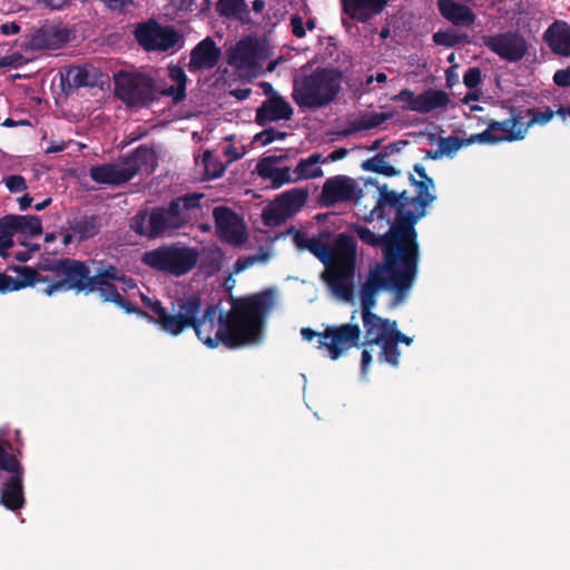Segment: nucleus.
<instances>
[{"label":"nucleus","instance_id":"f257e3e1","mask_svg":"<svg viewBox=\"0 0 570 570\" xmlns=\"http://www.w3.org/2000/svg\"><path fill=\"white\" fill-rule=\"evenodd\" d=\"M274 304L273 291L264 289L247 296L232 298L230 309L222 312L216 304L203 306L200 296L193 294L178 298V318L171 336L193 328L207 347L219 343L234 350L262 341L265 321Z\"/></svg>","mask_w":570,"mask_h":570},{"label":"nucleus","instance_id":"f03ea898","mask_svg":"<svg viewBox=\"0 0 570 570\" xmlns=\"http://www.w3.org/2000/svg\"><path fill=\"white\" fill-rule=\"evenodd\" d=\"M385 212L386 209L383 213L373 209L372 214L379 213L377 217H382ZM387 212L394 214V222L384 235H376L361 224H353L351 228L362 243L382 249L383 262L376 264L375 267L419 265L420 249L416 224L400 209H387Z\"/></svg>","mask_w":570,"mask_h":570},{"label":"nucleus","instance_id":"7ed1b4c3","mask_svg":"<svg viewBox=\"0 0 570 570\" xmlns=\"http://www.w3.org/2000/svg\"><path fill=\"white\" fill-rule=\"evenodd\" d=\"M203 197V194L191 193L171 199L167 206L141 209L131 217L129 227L138 236L148 239L169 235L190 224V212L200 208Z\"/></svg>","mask_w":570,"mask_h":570},{"label":"nucleus","instance_id":"20e7f679","mask_svg":"<svg viewBox=\"0 0 570 570\" xmlns=\"http://www.w3.org/2000/svg\"><path fill=\"white\" fill-rule=\"evenodd\" d=\"M417 174L416 179L409 174V181L415 188V196H410L407 190H393L387 184L377 187L379 199L374 210L400 209L407 217L412 218L415 224L426 215V208L436 199L432 193L434 189V180L426 174L425 167L421 164L413 166Z\"/></svg>","mask_w":570,"mask_h":570},{"label":"nucleus","instance_id":"39448f33","mask_svg":"<svg viewBox=\"0 0 570 570\" xmlns=\"http://www.w3.org/2000/svg\"><path fill=\"white\" fill-rule=\"evenodd\" d=\"M342 80L341 69L317 67L311 73L294 79L292 98L302 110L324 108L337 98Z\"/></svg>","mask_w":570,"mask_h":570},{"label":"nucleus","instance_id":"423d86ee","mask_svg":"<svg viewBox=\"0 0 570 570\" xmlns=\"http://www.w3.org/2000/svg\"><path fill=\"white\" fill-rule=\"evenodd\" d=\"M356 256V240L346 233L338 234L330 246V261L325 265L323 279L333 294L344 302H352L354 297Z\"/></svg>","mask_w":570,"mask_h":570},{"label":"nucleus","instance_id":"0eeeda50","mask_svg":"<svg viewBox=\"0 0 570 570\" xmlns=\"http://www.w3.org/2000/svg\"><path fill=\"white\" fill-rule=\"evenodd\" d=\"M417 268L419 265L372 268L360 292L361 316L374 313L380 289L393 292L396 303L402 302L416 278Z\"/></svg>","mask_w":570,"mask_h":570},{"label":"nucleus","instance_id":"6e6552de","mask_svg":"<svg viewBox=\"0 0 570 570\" xmlns=\"http://www.w3.org/2000/svg\"><path fill=\"white\" fill-rule=\"evenodd\" d=\"M40 271L51 272L53 279L41 292L51 296L59 292H75L76 294L92 293V275L87 262L73 258L46 259L39 264Z\"/></svg>","mask_w":570,"mask_h":570},{"label":"nucleus","instance_id":"1a4fd4ad","mask_svg":"<svg viewBox=\"0 0 570 570\" xmlns=\"http://www.w3.org/2000/svg\"><path fill=\"white\" fill-rule=\"evenodd\" d=\"M198 258L197 248L174 243L146 250L141 263L156 272L179 277L189 273L197 265Z\"/></svg>","mask_w":570,"mask_h":570},{"label":"nucleus","instance_id":"9d476101","mask_svg":"<svg viewBox=\"0 0 570 570\" xmlns=\"http://www.w3.org/2000/svg\"><path fill=\"white\" fill-rule=\"evenodd\" d=\"M115 96L127 106H146L157 99L155 81L141 72L119 71L114 77Z\"/></svg>","mask_w":570,"mask_h":570},{"label":"nucleus","instance_id":"9b49d317","mask_svg":"<svg viewBox=\"0 0 570 570\" xmlns=\"http://www.w3.org/2000/svg\"><path fill=\"white\" fill-rule=\"evenodd\" d=\"M9 442L0 443V470L10 474L3 482L0 503L8 510L17 511L24 504L23 474L24 469L16 454L9 453Z\"/></svg>","mask_w":570,"mask_h":570},{"label":"nucleus","instance_id":"f8f14e48","mask_svg":"<svg viewBox=\"0 0 570 570\" xmlns=\"http://www.w3.org/2000/svg\"><path fill=\"white\" fill-rule=\"evenodd\" d=\"M488 128L479 134L471 135L468 144H498L502 141H515L524 138L527 127L522 122V116L515 108H510V117L502 121L494 119L483 120Z\"/></svg>","mask_w":570,"mask_h":570},{"label":"nucleus","instance_id":"ddd939ff","mask_svg":"<svg viewBox=\"0 0 570 570\" xmlns=\"http://www.w3.org/2000/svg\"><path fill=\"white\" fill-rule=\"evenodd\" d=\"M362 333L357 324H342L327 326L318 334L317 347L326 348L332 360L340 358L352 347H360Z\"/></svg>","mask_w":570,"mask_h":570},{"label":"nucleus","instance_id":"4468645a","mask_svg":"<svg viewBox=\"0 0 570 570\" xmlns=\"http://www.w3.org/2000/svg\"><path fill=\"white\" fill-rule=\"evenodd\" d=\"M362 194L363 191L354 178L345 175L332 176L323 184L318 205L330 208L337 204L357 203Z\"/></svg>","mask_w":570,"mask_h":570},{"label":"nucleus","instance_id":"2eb2a0df","mask_svg":"<svg viewBox=\"0 0 570 570\" xmlns=\"http://www.w3.org/2000/svg\"><path fill=\"white\" fill-rule=\"evenodd\" d=\"M135 39L147 51H167L181 40V36L173 27H164L150 20L137 26Z\"/></svg>","mask_w":570,"mask_h":570},{"label":"nucleus","instance_id":"dca6fc26","mask_svg":"<svg viewBox=\"0 0 570 570\" xmlns=\"http://www.w3.org/2000/svg\"><path fill=\"white\" fill-rule=\"evenodd\" d=\"M483 45L508 62L522 60L529 50V43L518 31H505L482 37Z\"/></svg>","mask_w":570,"mask_h":570},{"label":"nucleus","instance_id":"f3484780","mask_svg":"<svg viewBox=\"0 0 570 570\" xmlns=\"http://www.w3.org/2000/svg\"><path fill=\"white\" fill-rule=\"evenodd\" d=\"M216 233L222 242L242 246L247 242V233L238 215L228 207L218 206L213 210Z\"/></svg>","mask_w":570,"mask_h":570},{"label":"nucleus","instance_id":"a211bd4d","mask_svg":"<svg viewBox=\"0 0 570 570\" xmlns=\"http://www.w3.org/2000/svg\"><path fill=\"white\" fill-rule=\"evenodd\" d=\"M220 56V49L210 37H207L191 49L188 70L191 73L210 70L218 63Z\"/></svg>","mask_w":570,"mask_h":570},{"label":"nucleus","instance_id":"6ab92c4d","mask_svg":"<svg viewBox=\"0 0 570 570\" xmlns=\"http://www.w3.org/2000/svg\"><path fill=\"white\" fill-rule=\"evenodd\" d=\"M294 109L283 96H274L266 99L256 110L255 122L262 127L269 122L289 120Z\"/></svg>","mask_w":570,"mask_h":570},{"label":"nucleus","instance_id":"aec40b11","mask_svg":"<svg viewBox=\"0 0 570 570\" xmlns=\"http://www.w3.org/2000/svg\"><path fill=\"white\" fill-rule=\"evenodd\" d=\"M90 177L98 184L119 186L135 177V170H127L121 159L118 164H104L90 168Z\"/></svg>","mask_w":570,"mask_h":570},{"label":"nucleus","instance_id":"412c9836","mask_svg":"<svg viewBox=\"0 0 570 570\" xmlns=\"http://www.w3.org/2000/svg\"><path fill=\"white\" fill-rule=\"evenodd\" d=\"M389 0H341L343 12L351 19L366 23L383 11Z\"/></svg>","mask_w":570,"mask_h":570},{"label":"nucleus","instance_id":"4be33fe9","mask_svg":"<svg viewBox=\"0 0 570 570\" xmlns=\"http://www.w3.org/2000/svg\"><path fill=\"white\" fill-rule=\"evenodd\" d=\"M362 323L365 332L363 346L382 343L389 336L390 330L395 325V321L382 318L375 313L362 315Z\"/></svg>","mask_w":570,"mask_h":570},{"label":"nucleus","instance_id":"5701e85b","mask_svg":"<svg viewBox=\"0 0 570 570\" xmlns=\"http://www.w3.org/2000/svg\"><path fill=\"white\" fill-rule=\"evenodd\" d=\"M92 293L98 292L99 296L104 302H111L119 308L124 309L127 314H136L138 316H148V312L134 305L126 298H124L115 284L111 282L96 281L92 279Z\"/></svg>","mask_w":570,"mask_h":570},{"label":"nucleus","instance_id":"b1692460","mask_svg":"<svg viewBox=\"0 0 570 570\" xmlns=\"http://www.w3.org/2000/svg\"><path fill=\"white\" fill-rule=\"evenodd\" d=\"M440 14L453 23L454 26L470 27L475 21V13L473 10L454 0H436Z\"/></svg>","mask_w":570,"mask_h":570},{"label":"nucleus","instance_id":"393cba45","mask_svg":"<svg viewBox=\"0 0 570 570\" xmlns=\"http://www.w3.org/2000/svg\"><path fill=\"white\" fill-rule=\"evenodd\" d=\"M140 298L144 305L154 314L153 316L148 313V316L141 317L150 323L157 324L163 332L170 335L175 326L174 322L178 318V307L174 309V313H169L159 299H151L145 294H141Z\"/></svg>","mask_w":570,"mask_h":570},{"label":"nucleus","instance_id":"a878e982","mask_svg":"<svg viewBox=\"0 0 570 570\" xmlns=\"http://www.w3.org/2000/svg\"><path fill=\"white\" fill-rule=\"evenodd\" d=\"M543 40L552 52L570 56V27L567 22L554 21L543 33Z\"/></svg>","mask_w":570,"mask_h":570},{"label":"nucleus","instance_id":"bb28decb","mask_svg":"<svg viewBox=\"0 0 570 570\" xmlns=\"http://www.w3.org/2000/svg\"><path fill=\"white\" fill-rule=\"evenodd\" d=\"M127 170H135V176L139 171L146 174L154 173L157 166V154L154 148L146 145L138 146L134 151L122 158Z\"/></svg>","mask_w":570,"mask_h":570},{"label":"nucleus","instance_id":"cd10ccee","mask_svg":"<svg viewBox=\"0 0 570 570\" xmlns=\"http://www.w3.org/2000/svg\"><path fill=\"white\" fill-rule=\"evenodd\" d=\"M277 159L262 158L256 165V173L264 179H269L274 188H279L285 184L295 183L292 177L291 168H277Z\"/></svg>","mask_w":570,"mask_h":570},{"label":"nucleus","instance_id":"c85d7f7f","mask_svg":"<svg viewBox=\"0 0 570 570\" xmlns=\"http://www.w3.org/2000/svg\"><path fill=\"white\" fill-rule=\"evenodd\" d=\"M10 269L17 273L19 277L13 278L10 276L8 292L19 291L36 284H46L47 286L49 285V277L40 275L37 269L30 266L17 265L11 266Z\"/></svg>","mask_w":570,"mask_h":570},{"label":"nucleus","instance_id":"c756f323","mask_svg":"<svg viewBox=\"0 0 570 570\" xmlns=\"http://www.w3.org/2000/svg\"><path fill=\"white\" fill-rule=\"evenodd\" d=\"M399 150L396 144H390L384 148L382 153L376 154L372 158H368L363 161L362 168L366 171H372L376 174L384 175L386 177H392L400 174V170L394 168L391 164H389L385 158L393 151Z\"/></svg>","mask_w":570,"mask_h":570},{"label":"nucleus","instance_id":"7c9ffc66","mask_svg":"<svg viewBox=\"0 0 570 570\" xmlns=\"http://www.w3.org/2000/svg\"><path fill=\"white\" fill-rule=\"evenodd\" d=\"M69 41V31L65 28H41L33 37L32 42L41 48H60Z\"/></svg>","mask_w":570,"mask_h":570},{"label":"nucleus","instance_id":"2f4dec72","mask_svg":"<svg viewBox=\"0 0 570 570\" xmlns=\"http://www.w3.org/2000/svg\"><path fill=\"white\" fill-rule=\"evenodd\" d=\"M168 77L176 82V86H169L160 91L161 96L171 97L175 104L181 102L186 99L187 75L185 70L178 65L168 66Z\"/></svg>","mask_w":570,"mask_h":570},{"label":"nucleus","instance_id":"473e14b6","mask_svg":"<svg viewBox=\"0 0 570 570\" xmlns=\"http://www.w3.org/2000/svg\"><path fill=\"white\" fill-rule=\"evenodd\" d=\"M450 104L449 95L440 89H426L419 95L416 112L428 114L435 109L444 108Z\"/></svg>","mask_w":570,"mask_h":570},{"label":"nucleus","instance_id":"72a5a7b5","mask_svg":"<svg viewBox=\"0 0 570 570\" xmlns=\"http://www.w3.org/2000/svg\"><path fill=\"white\" fill-rule=\"evenodd\" d=\"M216 11L222 18L238 20L243 23L249 21V9L246 0H218Z\"/></svg>","mask_w":570,"mask_h":570},{"label":"nucleus","instance_id":"f704fd0d","mask_svg":"<svg viewBox=\"0 0 570 570\" xmlns=\"http://www.w3.org/2000/svg\"><path fill=\"white\" fill-rule=\"evenodd\" d=\"M326 159L321 154L314 153L305 159H301L299 163L293 170L295 175L294 180L318 178L324 175L323 169L318 166L321 163H325Z\"/></svg>","mask_w":570,"mask_h":570},{"label":"nucleus","instance_id":"c9c22d12","mask_svg":"<svg viewBox=\"0 0 570 570\" xmlns=\"http://www.w3.org/2000/svg\"><path fill=\"white\" fill-rule=\"evenodd\" d=\"M308 191L303 188H292L281 194L276 202L285 210L286 215L292 217L295 215L306 203Z\"/></svg>","mask_w":570,"mask_h":570},{"label":"nucleus","instance_id":"e433bc0d","mask_svg":"<svg viewBox=\"0 0 570 570\" xmlns=\"http://www.w3.org/2000/svg\"><path fill=\"white\" fill-rule=\"evenodd\" d=\"M13 225L16 234L26 236H39L42 234V223L38 216L33 215H13Z\"/></svg>","mask_w":570,"mask_h":570},{"label":"nucleus","instance_id":"4c0bfd02","mask_svg":"<svg viewBox=\"0 0 570 570\" xmlns=\"http://www.w3.org/2000/svg\"><path fill=\"white\" fill-rule=\"evenodd\" d=\"M71 229L81 240L89 239L99 233V217L96 215L82 216L73 223Z\"/></svg>","mask_w":570,"mask_h":570},{"label":"nucleus","instance_id":"58836bf2","mask_svg":"<svg viewBox=\"0 0 570 570\" xmlns=\"http://www.w3.org/2000/svg\"><path fill=\"white\" fill-rule=\"evenodd\" d=\"M63 89L69 92L81 87H87L86 81V65L83 66H71L66 75L61 77Z\"/></svg>","mask_w":570,"mask_h":570},{"label":"nucleus","instance_id":"ea45409f","mask_svg":"<svg viewBox=\"0 0 570 570\" xmlns=\"http://www.w3.org/2000/svg\"><path fill=\"white\" fill-rule=\"evenodd\" d=\"M287 218H289V216L286 215L285 210L281 207L276 199L272 203L271 206L266 207L262 214L263 223L268 227L279 226Z\"/></svg>","mask_w":570,"mask_h":570},{"label":"nucleus","instance_id":"a19ab883","mask_svg":"<svg viewBox=\"0 0 570 570\" xmlns=\"http://www.w3.org/2000/svg\"><path fill=\"white\" fill-rule=\"evenodd\" d=\"M12 218L13 214L0 218V250H6L13 246L16 228Z\"/></svg>","mask_w":570,"mask_h":570},{"label":"nucleus","instance_id":"79ce46f5","mask_svg":"<svg viewBox=\"0 0 570 570\" xmlns=\"http://www.w3.org/2000/svg\"><path fill=\"white\" fill-rule=\"evenodd\" d=\"M381 347L380 357L387 362L390 365L397 367L400 364L401 351L397 344L389 336L377 344Z\"/></svg>","mask_w":570,"mask_h":570},{"label":"nucleus","instance_id":"37998d69","mask_svg":"<svg viewBox=\"0 0 570 570\" xmlns=\"http://www.w3.org/2000/svg\"><path fill=\"white\" fill-rule=\"evenodd\" d=\"M86 81L87 87L94 88H102L109 81L108 73L101 71L99 68L95 67L91 63L86 65Z\"/></svg>","mask_w":570,"mask_h":570},{"label":"nucleus","instance_id":"c03bdc74","mask_svg":"<svg viewBox=\"0 0 570 570\" xmlns=\"http://www.w3.org/2000/svg\"><path fill=\"white\" fill-rule=\"evenodd\" d=\"M468 138H460L458 136H449L440 138L439 147L443 155L453 156L461 147L469 146Z\"/></svg>","mask_w":570,"mask_h":570},{"label":"nucleus","instance_id":"a18cd8bd","mask_svg":"<svg viewBox=\"0 0 570 570\" xmlns=\"http://www.w3.org/2000/svg\"><path fill=\"white\" fill-rule=\"evenodd\" d=\"M330 246L323 243L322 239L311 237L308 244L305 245V249L309 250L316 258H318L324 265L330 261Z\"/></svg>","mask_w":570,"mask_h":570},{"label":"nucleus","instance_id":"49530a36","mask_svg":"<svg viewBox=\"0 0 570 570\" xmlns=\"http://www.w3.org/2000/svg\"><path fill=\"white\" fill-rule=\"evenodd\" d=\"M465 37L466 36H460L452 30H445L435 32L433 35V41L435 45L451 48L461 43L462 39Z\"/></svg>","mask_w":570,"mask_h":570},{"label":"nucleus","instance_id":"de8ad7c7","mask_svg":"<svg viewBox=\"0 0 570 570\" xmlns=\"http://www.w3.org/2000/svg\"><path fill=\"white\" fill-rule=\"evenodd\" d=\"M527 114L531 117L530 121L524 125L527 129L533 124L546 125L554 117V111L549 107L544 110H540L538 108H529Z\"/></svg>","mask_w":570,"mask_h":570},{"label":"nucleus","instance_id":"09e8293b","mask_svg":"<svg viewBox=\"0 0 570 570\" xmlns=\"http://www.w3.org/2000/svg\"><path fill=\"white\" fill-rule=\"evenodd\" d=\"M92 279L105 282L124 279L122 271L111 264L102 265V267L95 275H92Z\"/></svg>","mask_w":570,"mask_h":570},{"label":"nucleus","instance_id":"8fccbe9b","mask_svg":"<svg viewBox=\"0 0 570 570\" xmlns=\"http://www.w3.org/2000/svg\"><path fill=\"white\" fill-rule=\"evenodd\" d=\"M286 136H287V132L279 131V130H276L271 127V128L264 129L263 131L256 134L254 137V141L261 142L262 146H267L276 139H278V140L285 139Z\"/></svg>","mask_w":570,"mask_h":570},{"label":"nucleus","instance_id":"3c124183","mask_svg":"<svg viewBox=\"0 0 570 570\" xmlns=\"http://www.w3.org/2000/svg\"><path fill=\"white\" fill-rule=\"evenodd\" d=\"M392 115L389 112H373L371 115L362 116L363 126L365 130L376 128L386 120L391 119Z\"/></svg>","mask_w":570,"mask_h":570},{"label":"nucleus","instance_id":"603ef678","mask_svg":"<svg viewBox=\"0 0 570 570\" xmlns=\"http://www.w3.org/2000/svg\"><path fill=\"white\" fill-rule=\"evenodd\" d=\"M392 100L395 102H406L407 109L412 111H416V101L419 100V95L415 96L411 89H402L399 94L392 97Z\"/></svg>","mask_w":570,"mask_h":570},{"label":"nucleus","instance_id":"864d4df0","mask_svg":"<svg viewBox=\"0 0 570 570\" xmlns=\"http://www.w3.org/2000/svg\"><path fill=\"white\" fill-rule=\"evenodd\" d=\"M255 45L252 41H239L236 48L238 58L248 63L255 56Z\"/></svg>","mask_w":570,"mask_h":570},{"label":"nucleus","instance_id":"5fc2aeb1","mask_svg":"<svg viewBox=\"0 0 570 570\" xmlns=\"http://www.w3.org/2000/svg\"><path fill=\"white\" fill-rule=\"evenodd\" d=\"M482 81V72L478 67L469 68L463 76V83L468 89L476 88Z\"/></svg>","mask_w":570,"mask_h":570},{"label":"nucleus","instance_id":"6e6d98bb","mask_svg":"<svg viewBox=\"0 0 570 570\" xmlns=\"http://www.w3.org/2000/svg\"><path fill=\"white\" fill-rule=\"evenodd\" d=\"M4 184L11 193H21L28 188L26 179L21 175H10L6 177Z\"/></svg>","mask_w":570,"mask_h":570},{"label":"nucleus","instance_id":"4d7b16f0","mask_svg":"<svg viewBox=\"0 0 570 570\" xmlns=\"http://www.w3.org/2000/svg\"><path fill=\"white\" fill-rule=\"evenodd\" d=\"M215 158L213 154L208 150L203 154V163L205 165V175L209 179L217 178L223 175L224 167H219V169L212 170L210 166L214 163Z\"/></svg>","mask_w":570,"mask_h":570},{"label":"nucleus","instance_id":"13d9d810","mask_svg":"<svg viewBox=\"0 0 570 570\" xmlns=\"http://www.w3.org/2000/svg\"><path fill=\"white\" fill-rule=\"evenodd\" d=\"M553 82L561 88L570 87V67L557 70L553 75Z\"/></svg>","mask_w":570,"mask_h":570},{"label":"nucleus","instance_id":"bf43d9fd","mask_svg":"<svg viewBox=\"0 0 570 570\" xmlns=\"http://www.w3.org/2000/svg\"><path fill=\"white\" fill-rule=\"evenodd\" d=\"M362 130H365V128L363 126L362 118H358L356 120L350 121L346 128L337 132V136L345 138Z\"/></svg>","mask_w":570,"mask_h":570},{"label":"nucleus","instance_id":"052dcab7","mask_svg":"<svg viewBox=\"0 0 570 570\" xmlns=\"http://www.w3.org/2000/svg\"><path fill=\"white\" fill-rule=\"evenodd\" d=\"M292 32L296 38H303L306 35L303 18L298 14H294L291 18Z\"/></svg>","mask_w":570,"mask_h":570},{"label":"nucleus","instance_id":"680f3d73","mask_svg":"<svg viewBox=\"0 0 570 570\" xmlns=\"http://www.w3.org/2000/svg\"><path fill=\"white\" fill-rule=\"evenodd\" d=\"M394 327H392L390 330V334H389V337L394 341L397 345L399 343H403L405 345H411L412 342H413V338L405 335L404 333H402L401 331L397 330V324L395 323V325H393Z\"/></svg>","mask_w":570,"mask_h":570},{"label":"nucleus","instance_id":"e2e57ef3","mask_svg":"<svg viewBox=\"0 0 570 570\" xmlns=\"http://www.w3.org/2000/svg\"><path fill=\"white\" fill-rule=\"evenodd\" d=\"M1 32L6 36H10V35H17L20 32V26L12 21V22H7V23H3L1 27Z\"/></svg>","mask_w":570,"mask_h":570},{"label":"nucleus","instance_id":"0e129e2a","mask_svg":"<svg viewBox=\"0 0 570 570\" xmlns=\"http://www.w3.org/2000/svg\"><path fill=\"white\" fill-rule=\"evenodd\" d=\"M294 244L301 248L305 249V245L308 244V240H311V237H306L303 233L296 232L293 236Z\"/></svg>","mask_w":570,"mask_h":570},{"label":"nucleus","instance_id":"69168bd1","mask_svg":"<svg viewBox=\"0 0 570 570\" xmlns=\"http://www.w3.org/2000/svg\"><path fill=\"white\" fill-rule=\"evenodd\" d=\"M104 2L112 10H121L132 0H104Z\"/></svg>","mask_w":570,"mask_h":570},{"label":"nucleus","instance_id":"338daca9","mask_svg":"<svg viewBox=\"0 0 570 570\" xmlns=\"http://www.w3.org/2000/svg\"><path fill=\"white\" fill-rule=\"evenodd\" d=\"M371 362H372V355H371L370 351L363 350L362 355H361V370H362L363 374L366 373L367 367L371 364Z\"/></svg>","mask_w":570,"mask_h":570},{"label":"nucleus","instance_id":"774afa93","mask_svg":"<svg viewBox=\"0 0 570 570\" xmlns=\"http://www.w3.org/2000/svg\"><path fill=\"white\" fill-rule=\"evenodd\" d=\"M347 149L346 148H337L335 150H333L330 155H328V159L332 160V161H337V160H341L343 158L346 157L347 155Z\"/></svg>","mask_w":570,"mask_h":570}]
</instances>
